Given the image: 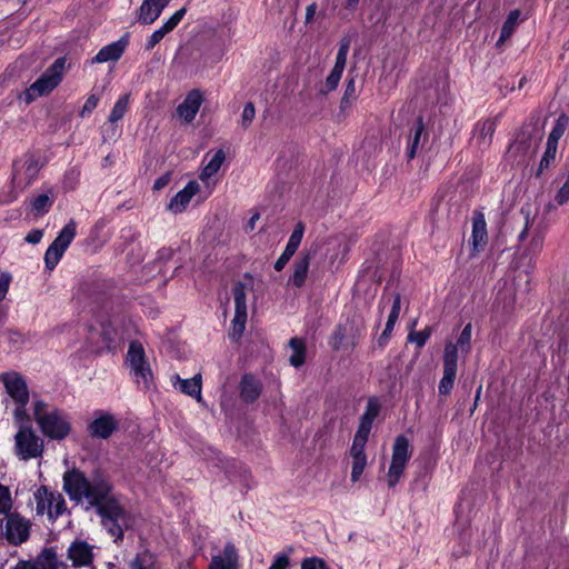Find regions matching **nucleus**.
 <instances>
[{"label": "nucleus", "instance_id": "62", "mask_svg": "<svg viewBox=\"0 0 569 569\" xmlns=\"http://www.w3.org/2000/svg\"><path fill=\"white\" fill-rule=\"evenodd\" d=\"M11 569H43L38 565L31 563L29 561H19L13 568Z\"/></svg>", "mask_w": 569, "mask_h": 569}, {"label": "nucleus", "instance_id": "18", "mask_svg": "<svg viewBox=\"0 0 569 569\" xmlns=\"http://www.w3.org/2000/svg\"><path fill=\"white\" fill-rule=\"evenodd\" d=\"M496 129V119L489 118L478 121L473 128V141L476 146L481 150L488 149L492 143Z\"/></svg>", "mask_w": 569, "mask_h": 569}, {"label": "nucleus", "instance_id": "36", "mask_svg": "<svg viewBox=\"0 0 569 569\" xmlns=\"http://www.w3.org/2000/svg\"><path fill=\"white\" fill-rule=\"evenodd\" d=\"M458 346H453V342L449 341L445 346L443 350V371L457 372L458 367Z\"/></svg>", "mask_w": 569, "mask_h": 569}, {"label": "nucleus", "instance_id": "1", "mask_svg": "<svg viewBox=\"0 0 569 569\" xmlns=\"http://www.w3.org/2000/svg\"><path fill=\"white\" fill-rule=\"evenodd\" d=\"M63 490L76 502L87 501L91 506H100L109 498L111 486L100 475L89 480L83 472L72 469L63 475Z\"/></svg>", "mask_w": 569, "mask_h": 569}, {"label": "nucleus", "instance_id": "51", "mask_svg": "<svg viewBox=\"0 0 569 569\" xmlns=\"http://www.w3.org/2000/svg\"><path fill=\"white\" fill-rule=\"evenodd\" d=\"M256 116V109L252 102L246 103L241 114V126L248 128Z\"/></svg>", "mask_w": 569, "mask_h": 569}, {"label": "nucleus", "instance_id": "26", "mask_svg": "<svg viewBox=\"0 0 569 569\" xmlns=\"http://www.w3.org/2000/svg\"><path fill=\"white\" fill-rule=\"evenodd\" d=\"M172 385L182 393L194 398L198 402L202 400L200 375H196L190 379H181L178 375H176L172 377Z\"/></svg>", "mask_w": 569, "mask_h": 569}, {"label": "nucleus", "instance_id": "34", "mask_svg": "<svg viewBox=\"0 0 569 569\" xmlns=\"http://www.w3.org/2000/svg\"><path fill=\"white\" fill-rule=\"evenodd\" d=\"M290 349L292 353L289 357V362L291 366L299 368L305 363L306 359V345L300 338H292L289 341Z\"/></svg>", "mask_w": 569, "mask_h": 569}, {"label": "nucleus", "instance_id": "17", "mask_svg": "<svg viewBox=\"0 0 569 569\" xmlns=\"http://www.w3.org/2000/svg\"><path fill=\"white\" fill-rule=\"evenodd\" d=\"M186 14V9L177 10L164 23L154 30L147 39L144 49L151 51L169 32H171L182 20Z\"/></svg>", "mask_w": 569, "mask_h": 569}, {"label": "nucleus", "instance_id": "42", "mask_svg": "<svg viewBox=\"0 0 569 569\" xmlns=\"http://www.w3.org/2000/svg\"><path fill=\"white\" fill-rule=\"evenodd\" d=\"M380 412V403L378 399L370 398L367 402L366 410L363 415L360 418L361 422L371 425L373 423L375 419L378 417Z\"/></svg>", "mask_w": 569, "mask_h": 569}, {"label": "nucleus", "instance_id": "6", "mask_svg": "<svg viewBox=\"0 0 569 569\" xmlns=\"http://www.w3.org/2000/svg\"><path fill=\"white\" fill-rule=\"evenodd\" d=\"M64 66V58L57 59L52 66L20 96V99L29 104L36 98L51 92L61 82Z\"/></svg>", "mask_w": 569, "mask_h": 569}, {"label": "nucleus", "instance_id": "57", "mask_svg": "<svg viewBox=\"0 0 569 569\" xmlns=\"http://www.w3.org/2000/svg\"><path fill=\"white\" fill-rule=\"evenodd\" d=\"M366 443H367L366 441H359V440L353 439L352 446L350 449V456L351 457H367L365 453Z\"/></svg>", "mask_w": 569, "mask_h": 569}, {"label": "nucleus", "instance_id": "15", "mask_svg": "<svg viewBox=\"0 0 569 569\" xmlns=\"http://www.w3.org/2000/svg\"><path fill=\"white\" fill-rule=\"evenodd\" d=\"M521 213L525 218V226L522 231L519 233V240L523 241L529 232H532L529 247L532 252H539L543 246V231L540 227H535L536 213L532 214L530 207H522Z\"/></svg>", "mask_w": 569, "mask_h": 569}, {"label": "nucleus", "instance_id": "46", "mask_svg": "<svg viewBox=\"0 0 569 569\" xmlns=\"http://www.w3.org/2000/svg\"><path fill=\"white\" fill-rule=\"evenodd\" d=\"M293 551V549L290 547L288 548L287 552H279L273 557L272 563L268 569H288L290 565V553Z\"/></svg>", "mask_w": 569, "mask_h": 569}, {"label": "nucleus", "instance_id": "63", "mask_svg": "<svg viewBox=\"0 0 569 569\" xmlns=\"http://www.w3.org/2000/svg\"><path fill=\"white\" fill-rule=\"evenodd\" d=\"M316 10H317V4L316 3H311L307 7L306 9V22H310L315 14H316Z\"/></svg>", "mask_w": 569, "mask_h": 569}, {"label": "nucleus", "instance_id": "2", "mask_svg": "<svg viewBox=\"0 0 569 569\" xmlns=\"http://www.w3.org/2000/svg\"><path fill=\"white\" fill-rule=\"evenodd\" d=\"M32 407L33 419L44 437L61 441L70 435V418L63 410L51 407L43 400H34Z\"/></svg>", "mask_w": 569, "mask_h": 569}, {"label": "nucleus", "instance_id": "8", "mask_svg": "<svg viewBox=\"0 0 569 569\" xmlns=\"http://www.w3.org/2000/svg\"><path fill=\"white\" fill-rule=\"evenodd\" d=\"M40 171L39 160L30 153L23 154L13 162L11 184L14 191L13 198L27 189L37 179Z\"/></svg>", "mask_w": 569, "mask_h": 569}, {"label": "nucleus", "instance_id": "22", "mask_svg": "<svg viewBox=\"0 0 569 569\" xmlns=\"http://www.w3.org/2000/svg\"><path fill=\"white\" fill-rule=\"evenodd\" d=\"M202 94L199 90H191L183 101L178 106V116L187 123H190L197 116L201 103Z\"/></svg>", "mask_w": 569, "mask_h": 569}, {"label": "nucleus", "instance_id": "21", "mask_svg": "<svg viewBox=\"0 0 569 569\" xmlns=\"http://www.w3.org/2000/svg\"><path fill=\"white\" fill-rule=\"evenodd\" d=\"M129 43L128 36H123L119 40L111 42L99 50L92 58L91 63H104L109 61H117L123 54Z\"/></svg>", "mask_w": 569, "mask_h": 569}, {"label": "nucleus", "instance_id": "12", "mask_svg": "<svg viewBox=\"0 0 569 569\" xmlns=\"http://www.w3.org/2000/svg\"><path fill=\"white\" fill-rule=\"evenodd\" d=\"M252 290V287L238 282L232 289L234 300V317L232 320V337L239 338L246 328L248 311H247V295Z\"/></svg>", "mask_w": 569, "mask_h": 569}, {"label": "nucleus", "instance_id": "13", "mask_svg": "<svg viewBox=\"0 0 569 569\" xmlns=\"http://www.w3.org/2000/svg\"><path fill=\"white\" fill-rule=\"evenodd\" d=\"M4 536L14 546L26 542L30 536V521L19 513L7 515Z\"/></svg>", "mask_w": 569, "mask_h": 569}, {"label": "nucleus", "instance_id": "54", "mask_svg": "<svg viewBox=\"0 0 569 569\" xmlns=\"http://www.w3.org/2000/svg\"><path fill=\"white\" fill-rule=\"evenodd\" d=\"M346 338V330L342 327H337L331 337V347L335 350H339Z\"/></svg>", "mask_w": 569, "mask_h": 569}, {"label": "nucleus", "instance_id": "44", "mask_svg": "<svg viewBox=\"0 0 569 569\" xmlns=\"http://www.w3.org/2000/svg\"><path fill=\"white\" fill-rule=\"evenodd\" d=\"M457 372L455 371H443V377L439 382V392L440 395L447 396L451 392Z\"/></svg>", "mask_w": 569, "mask_h": 569}, {"label": "nucleus", "instance_id": "49", "mask_svg": "<svg viewBox=\"0 0 569 569\" xmlns=\"http://www.w3.org/2000/svg\"><path fill=\"white\" fill-rule=\"evenodd\" d=\"M356 99V82L353 79H349L345 89L343 97L341 99V107L346 108L349 106L351 100Z\"/></svg>", "mask_w": 569, "mask_h": 569}, {"label": "nucleus", "instance_id": "45", "mask_svg": "<svg viewBox=\"0 0 569 569\" xmlns=\"http://www.w3.org/2000/svg\"><path fill=\"white\" fill-rule=\"evenodd\" d=\"M12 503V497L9 488L0 483V513L9 515Z\"/></svg>", "mask_w": 569, "mask_h": 569}, {"label": "nucleus", "instance_id": "14", "mask_svg": "<svg viewBox=\"0 0 569 569\" xmlns=\"http://www.w3.org/2000/svg\"><path fill=\"white\" fill-rule=\"evenodd\" d=\"M94 547L84 540L76 539L70 543L67 549V558L72 562L76 568L94 569L93 553Z\"/></svg>", "mask_w": 569, "mask_h": 569}, {"label": "nucleus", "instance_id": "52", "mask_svg": "<svg viewBox=\"0 0 569 569\" xmlns=\"http://www.w3.org/2000/svg\"><path fill=\"white\" fill-rule=\"evenodd\" d=\"M342 73L343 72L335 70V69L331 70V72L329 73V76L327 77L326 82H325V87H326L325 92H330V91H333L337 89Z\"/></svg>", "mask_w": 569, "mask_h": 569}, {"label": "nucleus", "instance_id": "4", "mask_svg": "<svg viewBox=\"0 0 569 569\" xmlns=\"http://www.w3.org/2000/svg\"><path fill=\"white\" fill-rule=\"evenodd\" d=\"M6 393L13 403V417L16 422H29L27 405L30 400V392L24 378L16 371H8L0 375Z\"/></svg>", "mask_w": 569, "mask_h": 569}, {"label": "nucleus", "instance_id": "58", "mask_svg": "<svg viewBox=\"0 0 569 569\" xmlns=\"http://www.w3.org/2000/svg\"><path fill=\"white\" fill-rule=\"evenodd\" d=\"M42 229H32L24 238L26 242L30 244H38L43 238Z\"/></svg>", "mask_w": 569, "mask_h": 569}, {"label": "nucleus", "instance_id": "60", "mask_svg": "<svg viewBox=\"0 0 569 569\" xmlns=\"http://www.w3.org/2000/svg\"><path fill=\"white\" fill-rule=\"evenodd\" d=\"M347 56L346 53H337L336 62L332 69L343 72L347 63Z\"/></svg>", "mask_w": 569, "mask_h": 569}, {"label": "nucleus", "instance_id": "48", "mask_svg": "<svg viewBox=\"0 0 569 569\" xmlns=\"http://www.w3.org/2000/svg\"><path fill=\"white\" fill-rule=\"evenodd\" d=\"M431 336V329L426 328L423 330L412 332L408 336V339L415 342L418 347H423Z\"/></svg>", "mask_w": 569, "mask_h": 569}, {"label": "nucleus", "instance_id": "7", "mask_svg": "<svg viewBox=\"0 0 569 569\" xmlns=\"http://www.w3.org/2000/svg\"><path fill=\"white\" fill-rule=\"evenodd\" d=\"M99 507L102 526L113 537L114 542L123 539V530L129 527L130 519L123 508L113 500L107 499Z\"/></svg>", "mask_w": 569, "mask_h": 569}, {"label": "nucleus", "instance_id": "64", "mask_svg": "<svg viewBox=\"0 0 569 569\" xmlns=\"http://www.w3.org/2000/svg\"><path fill=\"white\" fill-rule=\"evenodd\" d=\"M350 41L348 39L341 40L338 52L348 54Z\"/></svg>", "mask_w": 569, "mask_h": 569}, {"label": "nucleus", "instance_id": "50", "mask_svg": "<svg viewBox=\"0 0 569 569\" xmlns=\"http://www.w3.org/2000/svg\"><path fill=\"white\" fill-rule=\"evenodd\" d=\"M301 569H330L325 560L319 557L306 558L301 562Z\"/></svg>", "mask_w": 569, "mask_h": 569}, {"label": "nucleus", "instance_id": "56", "mask_svg": "<svg viewBox=\"0 0 569 569\" xmlns=\"http://www.w3.org/2000/svg\"><path fill=\"white\" fill-rule=\"evenodd\" d=\"M371 428H372L371 425H368V423H365V422L360 421L358 430H357L353 439L367 442L368 438H369V435H370V431H371Z\"/></svg>", "mask_w": 569, "mask_h": 569}, {"label": "nucleus", "instance_id": "43", "mask_svg": "<svg viewBox=\"0 0 569 569\" xmlns=\"http://www.w3.org/2000/svg\"><path fill=\"white\" fill-rule=\"evenodd\" d=\"M557 148L558 146L547 142L546 151L540 160L538 174H540L545 169H548L550 164L555 161Z\"/></svg>", "mask_w": 569, "mask_h": 569}, {"label": "nucleus", "instance_id": "27", "mask_svg": "<svg viewBox=\"0 0 569 569\" xmlns=\"http://www.w3.org/2000/svg\"><path fill=\"white\" fill-rule=\"evenodd\" d=\"M487 223L483 213L477 212L472 220L471 241L473 251L478 252L487 243Z\"/></svg>", "mask_w": 569, "mask_h": 569}, {"label": "nucleus", "instance_id": "28", "mask_svg": "<svg viewBox=\"0 0 569 569\" xmlns=\"http://www.w3.org/2000/svg\"><path fill=\"white\" fill-rule=\"evenodd\" d=\"M401 309V298L400 295L397 293L392 301V307L388 316V320L385 327L383 332L378 339V345L380 347H385L391 336V332L395 328L396 322L398 321L399 315Z\"/></svg>", "mask_w": 569, "mask_h": 569}, {"label": "nucleus", "instance_id": "33", "mask_svg": "<svg viewBox=\"0 0 569 569\" xmlns=\"http://www.w3.org/2000/svg\"><path fill=\"white\" fill-rule=\"evenodd\" d=\"M425 126L422 119L419 118L411 129V136L408 140L407 157L413 159L418 152L420 140L422 138Z\"/></svg>", "mask_w": 569, "mask_h": 569}, {"label": "nucleus", "instance_id": "29", "mask_svg": "<svg viewBox=\"0 0 569 569\" xmlns=\"http://www.w3.org/2000/svg\"><path fill=\"white\" fill-rule=\"evenodd\" d=\"M310 266V256L306 254L293 263V272L288 280V286L300 288L305 284Z\"/></svg>", "mask_w": 569, "mask_h": 569}, {"label": "nucleus", "instance_id": "3", "mask_svg": "<svg viewBox=\"0 0 569 569\" xmlns=\"http://www.w3.org/2000/svg\"><path fill=\"white\" fill-rule=\"evenodd\" d=\"M126 365L129 368L130 378L139 389L147 391L154 387L153 370L140 342H130Z\"/></svg>", "mask_w": 569, "mask_h": 569}, {"label": "nucleus", "instance_id": "55", "mask_svg": "<svg viewBox=\"0 0 569 569\" xmlns=\"http://www.w3.org/2000/svg\"><path fill=\"white\" fill-rule=\"evenodd\" d=\"M12 277L9 272L2 271L0 272V301H2L9 290Z\"/></svg>", "mask_w": 569, "mask_h": 569}, {"label": "nucleus", "instance_id": "39", "mask_svg": "<svg viewBox=\"0 0 569 569\" xmlns=\"http://www.w3.org/2000/svg\"><path fill=\"white\" fill-rule=\"evenodd\" d=\"M129 106V94L121 96L114 103L110 114L109 121L114 123L123 118L126 112L128 111Z\"/></svg>", "mask_w": 569, "mask_h": 569}, {"label": "nucleus", "instance_id": "41", "mask_svg": "<svg viewBox=\"0 0 569 569\" xmlns=\"http://www.w3.org/2000/svg\"><path fill=\"white\" fill-rule=\"evenodd\" d=\"M471 336L472 326L471 323H467L453 346H458V349H460L461 353H469L471 350Z\"/></svg>", "mask_w": 569, "mask_h": 569}, {"label": "nucleus", "instance_id": "23", "mask_svg": "<svg viewBox=\"0 0 569 569\" xmlns=\"http://www.w3.org/2000/svg\"><path fill=\"white\" fill-rule=\"evenodd\" d=\"M238 551L232 542L226 543L222 553L212 556L209 569H238Z\"/></svg>", "mask_w": 569, "mask_h": 569}, {"label": "nucleus", "instance_id": "9", "mask_svg": "<svg viewBox=\"0 0 569 569\" xmlns=\"http://www.w3.org/2000/svg\"><path fill=\"white\" fill-rule=\"evenodd\" d=\"M33 499L36 501L37 515H47L52 521L67 510L62 495L57 491L49 490L46 486H41L34 491Z\"/></svg>", "mask_w": 569, "mask_h": 569}, {"label": "nucleus", "instance_id": "16", "mask_svg": "<svg viewBox=\"0 0 569 569\" xmlns=\"http://www.w3.org/2000/svg\"><path fill=\"white\" fill-rule=\"evenodd\" d=\"M118 428V421L110 413L100 412L88 426L90 435L99 439H108Z\"/></svg>", "mask_w": 569, "mask_h": 569}, {"label": "nucleus", "instance_id": "24", "mask_svg": "<svg viewBox=\"0 0 569 569\" xmlns=\"http://www.w3.org/2000/svg\"><path fill=\"white\" fill-rule=\"evenodd\" d=\"M262 385L254 376L247 373L241 378L239 383V395L243 402H254L260 397Z\"/></svg>", "mask_w": 569, "mask_h": 569}, {"label": "nucleus", "instance_id": "5", "mask_svg": "<svg viewBox=\"0 0 569 569\" xmlns=\"http://www.w3.org/2000/svg\"><path fill=\"white\" fill-rule=\"evenodd\" d=\"M14 453L20 460H31L42 456L44 441L28 422H16Z\"/></svg>", "mask_w": 569, "mask_h": 569}, {"label": "nucleus", "instance_id": "37", "mask_svg": "<svg viewBox=\"0 0 569 569\" xmlns=\"http://www.w3.org/2000/svg\"><path fill=\"white\" fill-rule=\"evenodd\" d=\"M535 144L536 143H532L530 137L526 136L525 133H520L510 144L509 151L516 157H523Z\"/></svg>", "mask_w": 569, "mask_h": 569}, {"label": "nucleus", "instance_id": "30", "mask_svg": "<svg viewBox=\"0 0 569 569\" xmlns=\"http://www.w3.org/2000/svg\"><path fill=\"white\" fill-rule=\"evenodd\" d=\"M101 337L108 348L124 338V330L119 327V319H113L101 325Z\"/></svg>", "mask_w": 569, "mask_h": 569}, {"label": "nucleus", "instance_id": "35", "mask_svg": "<svg viewBox=\"0 0 569 569\" xmlns=\"http://www.w3.org/2000/svg\"><path fill=\"white\" fill-rule=\"evenodd\" d=\"M53 204V194L51 191L49 193L38 194L31 200V210L36 216L46 214Z\"/></svg>", "mask_w": 569, "mask_h": 569}, {"label": "nucleus", "instance_id": "38", "mask_svg": "<svg viewBox=\"0 0 569 569\" xmlns=\"http://www.w3.org/2000/svg\"><path fill=\"white\" fill-rule=\"evenodd\" d=\"M156 559L148 550L141 551L130 561V569H154Z\"/></svg>", "mask_w": 569, "mask_h": 569}, {"label": "nucleus", "instance_id": "25", "mask_svg": "<svg viewBox=\"0 0 569 569\" xmlns=\"http://www.w3.org/2000/svg\"><path fill=\"white\" fill-rule=\"evenodd\" d=\"M198 191L199 184L196 181L188 182L187 186L170 200L168 210L173 213L182 212Z\"/></svg>", "mask_w": 569, "mask_h": 569}, {"label": "nucleus", "instance_id": "47", "mask_svg": "<svg viewBox=\"0 0 569 569\" xmlns=\"http://www.w3.org/2000/svg\"><path fill=\"white\" fill-rule=\"evenodd\" d=\"M367 465V457H352L351 480L357 482Z\"/></svg>", "mask_w": 569, "mask_h": 569}, {"label": "nucleus", "instance_id": "31", "mask_svg": "<svg viewBox=\"0 0 569 569\" xmlns=\"http://www.w3.org/2000/svg\"><path fill=\"white\" fill-rule=\"evenodd\" d=\"M224 160H226L224 151L222 149L217 150L210 157L209 161L203 167L202 172L200 173V179L202 181L209 180L212 176H214L219 171V169L221 168Z\"/></svg>", "mask_w": 569, "mask_h": 569}, {"label": "nucleus", "instance_id": "19", "mask_svg": "<svg viewBox=\"0 0 569 569\" xmlns=\"http://www.w3.org/2000/svg\"><path fill=\"white\" fill-rule=\"evenodd\" d=\"M305 233V224L298 222L287 242V246L274 263V269L281 271L299 248Z\"/></svg>", "mask_w": 569, "mask_h": 569}, {"label": "nucleus", "instance_id": "11", "mask_svg": "<svg viewBox=\"0 0 569 569\" xmlns=\"http://www.w3.org/2000/svg\"><path fill=\"white\" fill-rule=\"evenodd\" d=\"M410 457L411 448L409 440L402 435L398 436L392 446L391 463L388 470V486L390 488L399 482Z\"/></svg>", "mask_w": 569, "mask_h": 569}, {"label": "nucleus", "instance_id": "61", "mask_svg": "<svg viewBox=\"0 0 569 569\" xmlns=\"http://www.w3.org/2000/svg\"><path fill=\"white\" fill-rule=\"evenodd\" d=\"M170 179H171V176L170 173H164L162 174L161 177H159L154 183H153V189L154 190H161L163 189L166 186H168V183L170 182Z\"/></svg>", "mask_w": 569, "mask_h": 569}, {"label": "nucleus", "instance_id": "40", "mask_svg": "<svg viewBox=\"0 0 569 569\" xmlns=\"http://www.w3.org/2000/svg\"><path fill=\"white\" fill-rule=\"evenodd\" d=\"M569 119L562 114L557 119V122L555 127L552 128L551 132L549 133L548 143L558 146V141L563 136L567 126H568Z\"/></svg>", "mask_w": 569, "mask_h": 569}, {"label": "nucleus", "instance_id": "53", "mask_svg": "<svg viewBox=\"0 0 569 569\" xmlns=\"http://www.w3.org/2000/svg\"><path fill=\"white\" fill-rule=\"evenodd\" d=\"M99 100H100L99 96L90 94L87 98V100L80 111V117L84 118L86 116L90 114L97 108Z\"/></svg>", "mask_w": 569, "mask_h": 569}, {"label": "nucleus", "instance_id": "10", "mask_svg": "<svg viewBox=\"0 0 569 569\" xmlns=\"http://www.w3.org/2000/svg\"><path fill=\"white\" fill-rule=\"evenodd\" d=\"M77 233V223L70 220L58 233L57 238L48 247L44 253V264L49 270H53L62 258Z\"/></svg>", "mask_w": 569, "mask_h": 569}, {"label": "nucleus", "instance_id": "59", "mask_svg": "<svg viewBox=\"0 0 569 569\" xmlns=\"http://www.w3.org/2000/svg\"><path fill=\"white\" fill-rule=\"evenodd\" d=\"M569 200V184L563 183L556 194V201L559 206H563Z\"/></svg>", "mask_w": 569, "mask_h": 569}, {"label": "nucleus", "instance_id": "20", "mask_svg": "<svg viewBox=\"0 0 569 569\" xmlns=\"http://www.w3.org/2000/svg\"><path fill=\"white\" fill-rule=\"evenodd\" d=\"M170 0H143L138 12L137 21L141 24L153 23L168 6Z\"/></svg>", "mask_w": 569, "mask_h": 569}, {"label": "nucleus", "instance_id": "32", "mask_svg": "<svg viewBox=\"0 0 569 569\" xmlns=\"http://www.w3.org/2000/svg\"><path fill=\"white\" fill-rule=\"evenodd\" d=\"M520 16H521V12L518 9H515L509 12V14L501 28L500 38L497 41V46H501L507 39H509L512 36L517 26L519 24Z\"/></svg>", "mask_w": 569, "mask_h": 569}]
</instances>
